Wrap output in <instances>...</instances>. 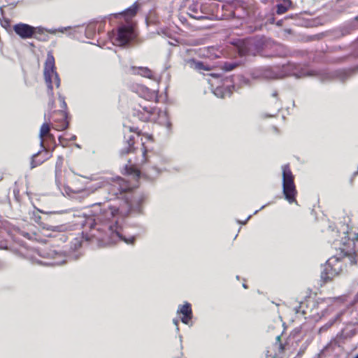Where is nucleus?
I'll list each match as a JSON object with an SVG mask.
<instances>
[{"label": "nucleus", "mask_w": 358, "mask_h": 358, "mask_svg": "<svg viewBox=\"0 0 358 358\" xmlns=\"http://www.w3.org/2000/svg\"><path fill=\"white\" fill-rule=\"evenodd\" d=\"M349 238L352 239L354 241L355 248L358 251V233L350 234Z\"/></svg>", "instance_id": "nucleus-27"}, {"label": "nucleus", "mask_w": 358, "mask_h": 358, "mask_svg": "<svg viewBox=\"0 0 358 358\" xmlns=\"http://www.w3.org/2000/svg\"><path fill=\"white\" fill-rule=\"evenodd\" d=\"M144 201V197L141 196L137 199L134 200L130 205V211L136 213H141L143 210L142 204Z\"/></svg>", "instance_id": "nucleus-19"}, {"label": "nucleus", "mask_w": 358, "mask_h": 358, "mask_svg": "<svg viewBox=\"0 0 358 358\" xmlns=\"http://www.w3.org/2000/svg\"><path fill=\"white\" fill-rule=\"evenodd\" d=\"M355 301H358V292H357V294L355 295Z\"/></svg>", "instance_id": "nucleus-44"}, {"label": "nucleus", "mask_w": 358, "mask_h": 358, "mask_svg": "<svg viewBox=\"0 0 358 358\" xmlns=\"http://www.w3.org/2000/svg\"><path fill=\"white\" fill-rule=\"evenodd\" d=\"M251 217H252V215H249V216L245 219V220H244L243 222H241V224H246V222H248V221L251 218ZM238 223H241V222H240V221H238Z\"/></svg>", "instance_id": "nucleus-37"}, {"label": "nucleus", "mask_w": 358, "mask_h": 358, "mask_svg": "<svg viewBox=\"0 0 358 358\" xmlns=\"http://www.w3.org/2000/svg\"><path fill=\"white\" fill-rule=\"evenodd\" d=\"M338 316L335 317L334 318L330 320L328 322H327L324 325L320 327L319 331H327L329 328H330L336 322Z\"/></svg>", "instance_id": "nucleus-24"}, {"label": "nucleus", "mask_w": 358, "mask_h": 358, "mask_svg": "<svg viewBox=\"0 0 358 358\" xmlns=\"http://www.w3.org/2000/svg\"><path fill=\"white\" fill-rule=\"evenodd\" d=\"M180 341H182V336H180Z\"/></svg>", "instance_id": "nucleus-53"}, {"label": "nucleus", "mask_w": 358, "mask_h": 358, "mask_svg": "<svg viewBox=\"0 0 358 358\" xmlns=\"http://www.w3.org/2000/svg\"><path fill=\"white\" fill-rule=\"evenodd\" d=\"M179 20L182 24H185L187 22V19L183 16H180Z\"/></svg>", "instance_id": "nucleus-36"}, {"label": "nucleus", "mask_w": 358, "mask_h": 358, "mask_svg": "<svg viewBox=\"0 0 358 358\" xmlns=\"http://www.w3.org/2000/svg\"><path fill=\"white\" fill-rule=\"evenodd\" d=\"M306 75H307V76H312V73H311L310 72H308V73H306Z\"/></svg>", "instance_id": "nucleus-49"}, {"label": "nucleus", "mask_w": 358, "mask_h": 358, "mask_svg": "<svg viewBox=\"0 0 358 358\" xmlns=\"http://www.w3.org/2000/svg\"><path fill=\"white\" fill-rule=\"evenodd\" d=\"M306 348H307V345L306 344H303L301 346V348H300L299 352H297L296 355L294 358H301L303 356V355L305 350H306Z\"/></svg>", "instance_id": "nucleus-28"}, {"label": "nucleus", "mask_w": 358, "mask_h": 358, "mask_svg": "<svg viewBox=\"0 0 358 358\" xmlns=\"http://www.w3.org/2000/svg\"><path fill=\"white\" fill-rule=\"evenodd\" d=\"M143 156L145 161H148L147 156H146V150H145L143 152Z\"/></svg>", "instance_id": "nucleus-38"}, {"label": "nucleus", "mask_w": 358, "mask_h": 358, "mask_svg": "<svg viewBox=\"0 0 358 358\" xmlns=\"http://www.w3.org/2000/svg\"><path fill=\"white\" fill-rule=\"evenodd\" d=\"M59 100L61 103V108L63 109L62 110H66V109L67 108V104L65 101V98L64 96H62V95H59Z\"/></svg>", "instance_id": "nucleus-29"}, {"label": "nucleus", "mask_w": 358, "mask_h": 358, "mask_svg": "<svg viewBox=\"0 0 358 358\" xmlns=\"http://www.w3.org/2000/svg\"><path fill=\"white\" fill-rule=\"evenodd\" d=\"M355 20H358V16L355 17Z\"/></svg>", "instance_id": "nucleus-52"}, {"label": "nucleus", "mask_w": 358, "mask_h": 358, "mask_svg": "<svg viewBox=\"0 0 358 358\" xmlns=\"http://www.w3.org/2000/svg\"><path fill=\"white\" fill-rule=\"evenodd\" d=\"M131 70L132 71V73L141 75L145 78H151L152 76V71L147 67L131 66Z\"/></svg>", "instance_id": "nucleus-17"}, {"label": "nucleus", "mask_w": 358, "mask_h": 358, "mask_svg": "<svg viewBox=\"0 0 358 358\" xmlns=\"http://www.w3.org/2000/svg\"><path fill=\"white\" fill-rule=\"evenodd\" d=\"M354 70H341L336 73V76L343 82L347 80L353 73Z\"/></svg>", "instance_id": "nucleus-20"}, {"label": "nucleus", "mask_w": 358, "mask_h": 358, "mask_svg": "<svg viewBox=\"0 0 358 358\" xmlns=\"http://www.w3.org/2000/svg\"><path fill=\"white\" fill-rule=\"evenodd\" d=\"M118 208L108 206L103 208L98 216L97 220L93 217H88L82 223L84 230L83 238L90 241L95 238L107 245L114 244L118 241H124L127 244H134L135 237L125 238L122 234V227L118 224L116 215Z\"/></svg>", "instance_id": "nucleus-1"}, {"label": "nucleus", "mask_w": 358, "mask_h": 358, "mask_svg": "<svg viewBox=\"0 0 358 358\" xmlns=\"http://www.w3.org/2000/svg\"><path fill=\"white\" fill-rule=\"evenodd\" d=\"M155 108L150 106L139 105L138 108L133 110V115L137 117L143 122H148L150 120L151 115L155 113Z\"/></svg>", "instance_id": "nucleus-11"}, {"label": "nucleus", "mask_w": 358, "mask_h": 358, "mask_svg": "<svg viewBox=\"0 0 358 358\" xmlns=\"http://www.w3.org/2000/svg\"><path fill=\"white\" fill-rule=\"evenodd\" d=\"M129 129V135L124 134V139L126 143V146L122 148L120 151V155L123 156L127 155L130 152H132L134 150V135L131 134V132L134 131L132 127H127Z\"/></svg>", "instance_id": "nucleus-13"}, {"label": "nucleus", "mask_w": 358, "mask_h": 358, "mask_svg": "<svg viewBox=\"0 0 358 358\" xmlns=\"http://www.w3.org/2000/svg\"><path fill=\"white\" fill-rule=\"evenodd\" d=\"M265 206L266 205L262 206L259 210H255L253 214H257L260 210L263 209Z\"/></svg>", "instance_id": "nucleus-40"}, {"label": "nucleus", "mask_w": 358, "mask_h": 358, "mask_svg": "<svg viewBox=\"0 0 358 358\" xmlns=\"http://www.w3.org/2000/svg\"><path fill=\"white\" fill-rule=\"evenodd\" d=\"M160 113H161L160 115L164 117V118H165V122H164V123H163V124L166 127L167 129L171 130L172 124H171V121L169 119L167 112L163 111V112H160Z\"/></svg>", "instance_id": "nucleus-23"}, {"label": "nucleus", "mask_w": 358, "mask_h": 358, "mask_svg": "<svg viewBox=\"0 0 358 358\" xmlns=\"http://www.w3.org/2000/svg\"><path fill=\"white\" fill-rule=\"evenodd\" d=\"M49 131H50L49 124L47 122H44L41 125L40 132H39V137L41 138L40 145H41V147L44 150V157L41 159H35L41 153V151H38L37 153L34 154L32 156L31 162V169H34V168L38 166V165L41 164L42 163H43L45 160H47L52 156L51 152L48 151L45 148V147L43 145V137L44 135L49 134Z\"/></svg>", "instance_id": "nucleus-7"}, {"label": "nucleus", "mask_w": 358, "mask_h": 358, "mask_svg": "<svg viewBox=\"0 0 358 358\" xmlns=\"http://www.w3.org/2000/svg\"><path fill=\"white\" fill-rule=\"evenodd\" d=\"M43 75L48 87V94L53 96L52 78L57 87L60 86V79L55 71V57L51 52H48L44 64Z\"/></svg>", "instance_id": "nucleus-3"}, {"label": "nucleus", "mask_w": 358, "mask_h": 358, "mask_svg": "<svg viewBox=\"0 0 358 358\" xmlns=\"http://www.w3.org/2000/svg\"><path fill=\"white\" fill-rule=\"evenodd\" d=\"M135 38L134 29L131 24L120 26L115 36V43L120 46H125L131 43Z\"/></svg>", "instance_id": "nucleus-6"}, {"label": "nucleus", "mask_w": 358, "mask_h": 358, "mask_svg": "<svg viewBox=\"0 0 358 358\" xmlns=\"http://www.w3.org/2000/svg\"><path fill=\"white\" fill-rule=\"evenodd\" d=\"M342 271V262L336 257H331L322 266L320 273L321 280L325 283L331 280L334 277L338 275Z\"/></svg>", "instance_id": "nucleus-5"}, {"label": "nucleus", "mask_w": 358, "mask_h": 358, "mask_svg": "<svg viewBox=\"0 0 358 358\" xmlns=\"http://www.w3.org/2000/svg\"><path fill=\"white\" fill-rule=\"evenodd\" d=\"M125 168L127 169V172L129 174H135L137 177H139L140 176V171L138 170H133L132 168H127V166H125Z\"/></svg>", "instance_id": "nucleus-31"}, {"label": "nucleus", "mask_w": 358, "mask_h": 358, "mask_svg": "<svg viewBox=\"0 0 358 358\" xmlns=\"http://www.w3.org/2000/svg\"><path fill=\"white\" fill-rule=\"evenodd\" d=\"M173 324H174L176 325V331H179V327H178V323H179V322H178V320H176V319H174V320H173Z\"/></svg>", "instance_id": "nucleus-35"}, {"label": "nucleus", "mask_w": 358, "mask_h": 358, "mask_svg": "<svg viewBox=\"0 0 358 358\" xmlns=\"http://www.w3.org/2000/svg\"><path fill=\"white\" fill-rule=\"evenodd\" d=\"M272 96L273 97H277L278 96V92L276 91H274L273 93H272Z\"/></svg>", "instance_id": "nucleus-41"}, {"label": "nucleus", "mask_w": 358, "mask_h": 358, "mask_svg": "<svg viewBox=\"0 0 358 358\" xmlns=\"http://www.w3.org/2000/svg\"><path fill=\"white\" fill-rule=\"evenodd\" d=\"M233 44L241 57H255L263 50L264 46V41L256 38L238 39Z\"/></svg>", "instance_id": "nucleus-2"}, {"label": "nucleus", "mask_w": 358, "mask_h": 358, "mask_svg": "<svg viewBox=\"0 0 358 358\" xmlns=\"http://www.w3.org/2000/svg\"><path fill=\"white\" fill-rule=\"evenodd\" d=\"M71 28V27H59L58 29H57V31L64 33L65 31L70 29Z\"/></svg>", "instance_id": "nucleus-33"}, {"label": "nucleus", "mask_w": 358, "mask_h": 358, "mask_svg": "<svg viewBox=\"0 0 358 358\" xmlns=\"http://www.w3.org/2000/svg\"><path fill=\"white\" fill-rule=\"evenodd\" d=\"M45 31H47V32H48L50 34H55L57 31V29H46Z\"/></svg>", "instance_id": "nucleus-34"}, {"label": "nucleus", "mask_w": 358, "mask_h": 358, "mask_svg": "<svg viewBox=\"0 0 358 358\" xmlns=\"http://www.w3.org/2000/svg\"><path fill=\"white\" fill-rule=\"evenodd\" d=\"M237 64L235 62H225L223 65L222 69L224 71H230L235 69L237 66Z\"/></svg>", "instance_id": "nucleus-25"}, {"label": "nucleus", "mask_w": 358, "mask_h": 358, "mask_svg": "<svg viewBox=\"0 0 358 358\" xmlns=\"http://www.w3.org/2000/svg\"><path fill=\"white\" fill-rule=\"evenodd\" d=\"M3 7H4V6H3L0 7V13H1V15H3Z\"/></svg>", "instance_id": "nucleus-42"}, {"label": "nucleus", "mask_w": 358, "mask_h": 358, "mask_svg": "<svg viewBox=\"0 0 358 358\" xmlns=\"http://www.w3.org/2000/svg\"><path fill=\"white\" fill-rule=\"evenodd\" d=\"M237 78L238 79L239 82L241 83V84L242 85H250V80L249 79L242 76H238L237 77Z\"/></svg>", "instance_id": "nucleus-30"}, {"label": "nucleus", "mask_w": 358, "mask_h": 358, "mask_svg": "<svg viewBox=\"0 0 358 358\" xmlns=\"http://www.w3.org/2000/svg\"><path fill=\"white\" fill-rule=\"evenodd\" d=\"M101 202H99V203H96L93 204V206H96V205L99 206V205H101Z\"/></svg>", "instance_id": "nucleus-48"}, {"label": "nucleus", "mask_w": 358, "mask_h": 358, "mask_svg": "<svg viewBox=\"0 0 358 358\" xmlns=\"http://www.w3.org/2000/svg\"><path fill=\"white\" fill-rule=\"evenodd\" d=\"M357 255L355 253L348 254L346 256V259L348 260V262L350 265H355L357 264Z\"/></svg>", "instance_id": "nucleus-26"}, {"label": "nucleus", "mask_w": 358, "mask_h": 358, "mask_svg": "<svg viewBox=\"0 0 358 358\" xmlns=\"http://www.w3.org/2000/svg\"><path fill=\"white\" fill-rule=\"evenodd\" d=\"M214 94L217 96L223 97L222 89L220 87H217L214 92Z\"/></svg>", "instance_id": "nucleus-32"}, {"label": "nucleus", "mask_w": 358, "mask_h": 358, "mask_svg": "<svg viewBox=\"0 0 358 358\" xmlns=\"http://www.w3.org/2000/svg\"><path fill=\"white\" fill-rule=\"evenodd\" d=\"M280 346L282 349H283V347H282V344H280Z\"/></svg>", "instance_id": "nucleus-54"}, {"label": "nucleus", "mask_w": 358, "mask_h": 358, "mask_svg": "<svg viewBox=\"0 0 358 358\" xmlns=\"http://www.w3.org/2000/svg\"><path fill=\"white\" fill-rule=\"evenodd\" d=\"M282 193L285 199L289 203L296 201V189L294 184V177L288 164L282 166Z\"/></svg>", "instance_id": "nucleus-4"}, {"label": "nucleus", "mask_w": 358, "mask_h": 358, "mask_svg": "<svg viewBox=\"0 0 358 358\" xmlns=\"http://www.w3.org/2000/svg\"><path fill=\"white\" fill-rule=\"evenodd\" d=\"M294 66V64L289 62L284 64L282 66L281 72H278V70L266 67L262 69L261 76L265 79H277L292 74H295L294 73L292 72Z\"/></svg>", "instance_id": "nucleus-8"}, {"label": "nucleus", "mask_w": 358, "mask_h": 358, "mask_svg": "<svg viewBox=\"0 0 358 358\" xmlns=\"http://www.w3.org/2000/svg\"><path fill=\"white\" fill-rule=\"evenodd\" d=\"M5 1H6V3H8V4H10V5H14V6H15V5H16V3H15V2H11V1H10V0H5Z\"/></svg>", "instance_id": "nucleus-39"}, {"label": "nucleus", "mask_w": 358, "mask_h": 358, "mask_svg": "<svg viewBox=\"0 0 358 358\" xmlns=\"http://www.w3.org/2000/svg\"><path fill=\"white\" fill-rule=\"evenodd\" d=\"M138 10V5L137 3L135 2L133 5H131L130 7L126 8L123 11L115 13L114 15L117 17V15H122L127 17H132L136 15Z\"/></svg>", "instance_id": "nucleus-18"}, {"label": "nucleus", "mask_w": 358, "mask_h": 358, "mask_svg": "<svg viewBox=\"0 0 358 358\" xmlns=\"http://www.w3.org/2000/svg\"><path fill=\"white\" fill-rule=\"evenodd\" d=\"M211 76H213V77H215V78L218 77V74H215V73H214V74H211Z\"/></svg>", "instance_id": "nucleus-47"}, {"label": "nucleus", "mask_w": 358, "mask_h": 358, "mask_svg": "<svg viewBox=\"0 0 358 358\" xmlns=\"http://www.w3.org/2000/svg\"><path fill=\"white\" fill-rule=\"evenodd\" d=\"M276 103H277V107L278 108V109L280 108V104L278 103V101H276Z\"/></svg>", "instance_id": "nucleus-46"}, {"label": "nucleus", "mask_w": 358, "mask_h": 358, "mask_svg": "<svg viewBox=\"0 0 358 358\" xmlns=\"http://www.w3.org/2000/svg\"><path fill=\"white\" fill-rule=\"evenodd\" d=\"M59 113L62 115L63 120L60 125V130H65L69 127V122L66 120L68 117V113L66 110H59Z\"/></svg>", "instance_id": "nucleus-21"}, {"label": "nucleus", "mask_w": 358, "mask_h": 358, "mask_svg": "<svg viewBox=\"0 0 358 358\" xmlns=\"http://www.w3.org/2000/svg\"><path fill=\"white\" fill-rule=\"evenodd\" d=\"M353 358H358V354H357Z\"/></svg>", "instance_id": "nucleus-51"}, {"label": "nucleus", "mask_w": 358, "mask_h": 358, "mask_svg": "<svg viewBox=\"0 0 358 358\" xmlns=\"http://www.w3.org/2000/svg\"><path fill=\"white\" fill-rule=\"evenodd\" d=\"M280 340V336H276V341H279Z\"/></svg>", "instance_id": "nucleus-45"}, {"label": "nucleus", "mask_w": 358, "mask_h": 358, "mask_svg": "<svg viewBox=\"0 0 358 358\" xmlns=\"http://www.w3.org/2000/svg\"><path fill=\"white\" fill-rule=\"evenodd\" d=\"M185 64L189 68L197 70V71H210V68L208 65L206 64L201 61L196 60L195 59H188L185 61Z\"/></svg>", "instance_id": "nucleus-15"}, {"label": "nucleus", "mask_w": 358, "mask_h": 358, "mask_svg": "<svg viewBox=\"0 0 358 358\" xmlns=\"http://www.w3.org/2000/svg\"><path fill=\"white\" fill-rule=\"evenodd\" d=\"M48 256L52 258V262H46V265H62L66 262V259L61 252L52 250L48 253Z\"/></svg>", "instance_id": "nucleus-16"}, {"label": "nucleus", "mask_w": 358, "mask_h": 358, "mask_svg": "<svg viewBox=\"0 0 358 358\" xmlns=\"http://www.w3.org/2000/svg\"><path fill=\"white\" fill-rule=\"evenodd\" d=\"M15 33L22 39L32 38L36 32L41 33L42 29L26 23L20 22L13 26Z\"/></svg>", "instance_id": "nucleus-10"}, {"label": "nucleus", "mask_w": 358, "mask_h": 358, "mask_svg": "<svg viewBox=\"0 0 358 358\" xmlns=\"http://www.w3.org/2000/svg\"><path fill=\"white\" fill-rule=\"evenodd\" d=\"M177 314H181V322L188 325L193 317L191 304L186 301L183 305H180L177 310Z\"/></svg>", "instance_id": "nucleus-12"}, {"label": "nucleus", "mask_w": 358, "mask_h": 358, "mask_svg": "<svg viewBox=\"0 0 358 358\" xmlns=\"http://www.w3.org/2000/svg\"><path fill=\"white\" fill-rule=\"evenodd\" d=\"M76 136L75 135H73V136H72L71 137V138H70V139H71V141H73V140H76Z\"/></svg>", "instance_id": "nucleus-43"}, {"label": "nucleus", "mask_w": 358, "mask_h": 358, "mask_svg": "<svg viewBox=\"0 0 358 358\" xmlns=\"http://www.w3.org/2000/svg\"><path fill=\"white\" fill-rule=\"evenodd\" d=\"M41 213L47 215V217L42 218L40 215L34 216V221L44 230L51 231H63L65 229V226L63 224L53 225L48 223V221H52V215L57 214V212H45L40 210Z\"/></svg>", "instance_id": "nucleus-9"}, {"label": "nucleus", "mask_w": 358, "mask_h": 358, "mask_svg": "<svg viewBox=\"0 0 358 358\" xmlns=\"http://www.w3.org/2000/svg\"><path fill=\"white\" fill-rule=\"evenodd\" d=\"M41 28L42 32L41 33H37L36 32L34 34V36H33L34 38L39 41H47L49 38L47 34H45L44 32L45 31L46 29H45L43 27H39Z\"/></svg>", "instance_id": "nucleus-22"}, {"label": "nucleus", "mask_w": 358, "mask_h": 358, "mask_svg": "<svg viewBox=\"0 0 358 358\" xmlns=\"http://www.w3.org/2000/svg\"><path fill=\"white\" fill-rule=\"evenodd\" d=\"M243 287L244 288H247V285H246L245 283H243Z\"/></svg>", "instance_id": "nucleus-50"}, {"label": "nucleus", "mask_w": 358, "mask_h": 358, "mask_svg": "<svg viewBox=\"0 0 358 358\" xmlns=\"http://www.w3.org/2000/svg\"><path fill=\"white\" fill-rule=\"evenodd\" d=\"M188 10L189 16L193 19L201 20L206 18L201 10V5L198 1H193L189 6Z\"/></svg>", "instance_id": "nucleus-14"}]
</instances>
